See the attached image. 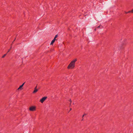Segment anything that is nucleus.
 Instances as JSON below:
<instances>
[{
    "instance_id": "obj_12",
    "label": "nucleus",
    "mask_w": 133,
    "mask_h": 133,
    "mask_svg": "<svg viewBox=\"0 0 133 133\" xmlns=\"http://www.w3.org/2000/svg\"><path fill=\"white\" fill-rule=\"evenodd\" d=\"M53 40L55 41L56 40H57V39H56V38H54V39H53Z\"/></svg>"
},
{
    "instance_id": "obj_5",
    "label": "nucleus",
    "mask_w": 133,
    "mask_h": 133,
    "mask_svg": "<svg viewBox=\"0 0 133 133\" xmlns=\"http://www.w3.org/2000/svg\"><path fill=\"white\" fill-rule=\"evenodd\" d=\"M25 83H23L21 85H20L19 87L18 88V90H19V89H21V88H22V87H23V85H24V84Z\"/></svg>"
},
{
    "instance_id": "obj_18",
    "label": "nucleus",
    "mask_w": 133,
    "mask_h": 133,
    "mask_svg": "<svg viewBox=\"0 0 133 133\" xmlns=\"http://www.w3.org/2000/svg\"><path fill=\"white\" fill-rule=\"evenodd\" d=\"M83 120H84V118H82V119L81 121H83Z\"/></svg>"
},
{
    "instance_id": "obj_15",
    "label": "nucleus",
    "mask_w": 133,
    "mask_h": 133,
    "mask_svg": "<svg viewBox=\"0 0 133 133\" xmlns=\"http://www.w3.org/2000/svg\"><path fill=\"white\" fill-rule=\"evenodd\" d=\"M124 12H125V14H128V12H126V11H124Z\"/></svg>"
},
{
    "instance_id": "obj_4",
    "label": "nucleus",
    "mask_w": 133,
    "mask_h": 133,
    "mask_svg": "<svg viewBox=\"0 0 133 133\" xmlns=\"http://www.w3.org/2000/svg\"><path fill=\"white\" fill-rule=\"evenodd\" d=\"M38 91V90L37 89V86L35 88L33 92V93H35Z\"/></svg>"
},
{
    "instance_id": "obj_1",
    "label": "nucleus",
    "mask_w": 133,
    "mask_h": 133,
    "mask_svg": "<svg viewBox=\"0 0 133 133\" xmlns=\"http://www.w3.org/2000/svg\"><path fill=\"white\" fill-rule=\"evenodd\" d=\"M77 61L76 58L72 61L68 65L67 68L68 69H72L74 68L75 66V63Z\"/></svg>"
},
{
    "instance_id": "obj_21",
    "label": "nucleus",
    "mask_w": 133,
    "mask_h": 133,
    "mask_svg": "<svg viewBox=\"0 0 133 133\" xmlns=\"http://www.w3.org/2000/svg\"><path fill=\"white\" fill-rule=\"evenodd\" d=\"M71 109H71V108H70V111L71 110Z\"/></svg>"
},
{
    "instance_id": "obj_17",
    "label": "nucleus",
    "mask_w": 133,
    "mask_h": 133,
    "mask_svg": "<svg viewBox=\"0 0 133 133\" xmlns=\"http://www.w3.org/2000/svg\"><path fill=\"white\" fill-rule=\"evenodd\" d=\"M16 38H15V39H14V40L13 41V42H12V43H13L15 41V39H16Z\"/></svg>"
},
{
    "instance_id": "obj_13",
    "label": "nucleus",
    "mask_w": 133,
    "mask_h": 133,
    "mask_svg": "<svg viewBox=\"0 0 133 133\" xmlns=\"http://www.w3.org/2000/svg\"><path fill=\"white\" fill-rule=\"evenodd\" d=\"M131 13H133V9L131 10Z\"/></svg>"
},
{
    "instance_id": "obj_2",
    "label": "nucleus",
    "mask_w": 133,
    "mask_h": 133,
    "mask_svg": "<svg viewBox=\"0 0 133 133\" xmlns=\"http://www.w3.org/2000/svg\"><path fill=\"white\" fill-rule=\"evenodd\" d=\"M36 107L35 106H32L30 107L29 110L30 111H33L36 110Z\"/></svg>"
},
{
    "instance_id": "obj_14",
    "label": "nucleus",
    "mask_w": 133,
    "mask_h": 133,
    "mask_svg": "<svg viewBox=\"0 0 133 133\" xmlns=\"http://www.w3.org/2000/svg\"><path fill=\"white\" fill-rule=\"evenodd\" d=\"M10 49H9V50H8V52H7V53H8V52H9V51H10Z\"/></svg>"
},
{
    "instance_id": "obj_6",
    "label": "nucleus",
    "mask_w": 133,
    "mask_h": 133,
    "mask_svg": "<svg viewBox=\"0 0 133 133\" xmlns=\"http://www.w3.org/2000/svg\"><path fill=\"white\" fill-rule=\"evenodd\" d=\"M55 41H54L53 40L52 41L50 45H53V43L55 42Z\"/></svg>"
},
{
    "instance_id": "obj_9",
    "label": "nucleus",
    "mask_w": 133,
    "mask_h": 133,
    "mask_svg": "<svg viewBox=\"0 0 133 133\" xmlns=\"http://www.w3.org/2000/svg\"><path fill=\"white\" fill-rule=\"evenodd\" d=\"M86 115V114H84L82 116V118H83V117L84 116H85Z\"/></svg>"
},
{
    "instance_id": "obj_7",
    "label": "nucleus",
    "mask_w": 133,
    "mask_h": 133,
    "mask_svg": "<svg viewBox=\"0 0 133 133\" xmlns=\"http://www.w3.org/2000/svg\"><path fill=\"white\" fill-rule=\"evenodd\" d=\"M7 55V53L4 54L2 57V58H4Z\"/></svg>"
},
{
    "instance_id": "obj_20",
    "label": "nucleus",
    "mask_w": 133,
    "mask_h": 133,
    "mask_svg": "<svg viewBox=\"0 0 133 133\" xmlns=\"http://www.w3.org/2000/svg\"><path fill=\"white\" fill-rule=\"evenodd\" d=\"M11 48H12V46H11L10 48V50L11 49Z\"/></svg>"
},
{
    "instance_id": "obj_19",
    "label": "nucleus",
    "mask_w": 133,
    "mask_h": 133,
    "mask_svg": "<svg viewBox=\"0 0 133 133\" xmlns=\"http://www.w3.org/2000/svg\"><path fill=\"white\" fill-rule=\"evenodd\" d=\"M96 28H96L94 30H95V31H96Z\"/></svg>"
},
{
    "instance_id": "obj_11",
    "label": "nucleus",
    "mask_w": 133,
    "mask_h": 133,
    "mask_svg": "<svg viewBox=\"0 0 133 133\" xmlns=\"http://www.w3.org/2000/svg\"><path fill=\"white\" fill-rule=\"evenodd\" d=\"M128 12V13H131V10L129 11L128 12Z\"/></svg>"
},
{
    "instance_id": "obj_8",
    "label": "nucleus",
    "mask_w": 133,
    "mask_h": 133,
    "mask_svg": "<svg viewBox=\"0 0 133 133\" xmlns=\"http://www.w3.org/2000/svg\"><path fill=\"white\" fill-rule=\"evenodd\" d=\"M69 101L70 102V105H71V99H70L69 100Z\"/></svg>"
},
{
    "instance_id": "obj_16",
    "label": "nucleus",
    "mask_w": 133,
    "mask_h": 133,
    "mask_svg": "<svg viewBox=\"0 0 133 133\" xmlns=\"http://www.w3.org/2000/svg\"><path fill=\"white\" fill-rule=\"evenodd\" d=\"M100 25H99V26H98L97 27V28H100Z\"/></svg>"
},
{
    "instance_id": "obj_3",
    "label": "nucleus",
    "mask_w": 133,
    "mask_h": 133,
    "mask_svg": "<svg viewBox=\"0 0 133 133\" xmlns=\"http://www.w3.org/2000/svg\"><path fill=\"white\" fill-rule=\"evenodd\" d=\"M47 97H42L40 101V102L42 103H43L44 102L45 100V99L47 98Z\"/></svg>"
},
{
    "instance_id": "obj_10",
    "label": "nucleus",
    "mask_w": 133,
    "mask_h": 133,
    "mask_svg": "<svg viewBox=\"0 0 133 133\" xmlns=\"http://www.w3.org/2000/svg\"><path fill=\"white\" fill-rule=\"evenodd\" d=\"M58 36V35H55L54 38H57V37Z\"/></svg>"
}]
</instances>
